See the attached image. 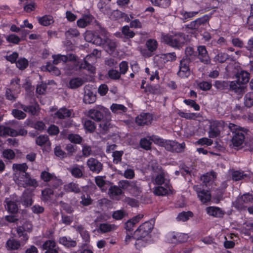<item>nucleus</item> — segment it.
I'll return each instance as SVG.
<instances>
[{
  "label": "nucleus",
  "mask_w": 253,
  "mask_h": 253,
  "mask_svg": "<svg viewBox=\"0 0 253 253\" xmlns=\"http://www.w3.org/2000/svg\"><path fill=\"white\" fill-rule=\"evenodd\" d=\"M187 38L188 35L182 32H178L172 35L162 34L161 42L171 47L180 49L186 42Z\"/></svg>",
  "instance_id": "f257e3e1"
},
{
  "label": "nucleus",
  "mask_w": 253,
  "mask_h": 253,
  "mask_svg": "<svg viewBox=\"0 0 253 253\" xmlns=\"http://www.w3.org/2000/svg\"><path fill=\"white\" fill-rule=\"evenodd\" d=\"M155 220L151 219L142 224L134 232V239H136L137 242L135 245L137 249H139L141 246H144L145 242L142 240L147 236L152 231L154 228Z\"/></svg>",
  "instance_id": "f03ea898"
},
{
  "label": "nucleus",
  "mask_w": 253,
  "mask_h": 253,
  "mask_svg": "<svg viewBox=\"0 0 253 253\" xmlns=\"http://www.w3.org/2000/svg\"><path fill=\"white\" fill-rule=\"evenodd\" d=\"M214 86L217 90L225 93L233 92L238 94H243V88L235 81L217 80Z\"/></svg>",
  "instance_id": "7ed1b4c3"
},
{
  "label": "nucleus",
  "mask_w": 253,
  "mask_h": 253,
  "mask_svg": "<svg viewBox=\"0 0 253 253\" xmlns=\"http://www.w3.org/2000/svg\"><path fill=\"white\" fill-rule=\"evenodd\" d=\"M173 193L170 180L165 178V174L161 168H159V196H169Z\"/></svg>",
  "instance_id": "20e7f679"
},
{
  "label": "nucleus",
  "mask_w": 253,
  "mask_h": 253,
  "mask_svg": "<svg viewBox=\"0 0 253 253\" xmlns=\"http://www.w3.org/2000/svg\"><path fill=\"white\" fill-rule=\"evenodd\" d=\"M13 180L18 186L24 188L27 187L36 188L38 186V183L36 179L32 177L28 172L22 175L20 174L17 177H13Z\"/></svg>",
  "instance_id": "39448f33"
},
{
  "label": "nucleus",
  "mask_w": 253,
  "mask_h": 253,
  "mask_svg": "<svg viewBox=\"0 0 253 253\" xmlns=\"http://www.w3.org/2000/svg\"><path fill=\"white\" fill-rule=\"evenodd\" d=\"M110 113L108 109L103 106H98L89 110L87 116L93 120L101 122L104 118L109 117Z\"/></svg>",
  "instance_id": "423d86ee"
},
{
  "label": "nucleus",
  "mask_w": 253,
  "mask_h": 253,
  "mask_svg": "<svg viewBox=\"0 0 253 253\" xmlns=\"http://www.w3.org/2000/svg\"><path fill=\"white\" fill-rule=\"evenodd\" d=\"M19 201L15 197L6 198L3 202L5 210L10 213L15 214L17 213L19 211L18 205Z\"/></svg>",
  "instance_id": "0eeeda50"
},
{
  "label": "nucleus",
  "mask_w": 253,
  "mask_h": 253,
  "mask_svg": "<svg viewBox=\"0 0 253 253\" xmlns=\"http://www.w3.org/2000/svg\"><path fill=\"white\" fill-rule=\"evenodd\" d=\"M188 236L186 234L175 232H171L167 235V241L171 244H178L187 241Z\"/></svg>",
  "instance_id": "6e6552de"
},
{
  "label": "nucleus",
  "mask_w": 253,
  "mask_h": 253,
  "mask_svg": "<svg viewBox=\"0 0 253 253\" xmlns=\"http://www.w3.org/2000/svg\"><path fill=\"white\" fill-rule=\"evenodd\" d=\"M209 130L208 132L210 138H215L220 134V128L222 126L223 122L218 120H210Z\"/></svg>",
  "instance_id": "1a4fd4ad"
},
{
  "label": "nucleus",
  "mask_w": 253,
  "mask_h": 253,
  "mask_svg": "<svg viewBox=\"0 0 253 253\" xmlns=\"http://www.w3.org/2000/svg\"><path fill=\"white\" fill-rule=\"evenodd\" d=\"M86 166L89 171L93 173L98 174L103 169V164L94 158H90L86 161Z\"/></svg>",
  "instance_id": "9d476101"
},
{
  "label": "nucleus",
  "mask_w": 253,
  "mask_h": 253,
  "mask_svg": "<svg viewBox=\"0 0 253 253\" xmlns=\"http://www.w3.org/2000/svg\"><path fill=\"white\" fill-rule=\"evenodd\" d=\"M246 132L241 129L236 128L235 131L232 132V143L234 147H239L241 146L245 139Z\"/></svg>",
  "instance_id": "9b49d317"
},
{
  "label": "nucleus",
  "mask_w": 253,
  "mask_h": 253,
  "mask_svg": "<svg viewBox=\"0 0 253 253\" xmlns=\"http://www.w3.org/2000/svg\"><path fill=\"white\" fill-rule=\"evenodd\" d=\"M189 61L187 59L183 58L180 62L179 66V71L177 75L181 78H188L190 75V71L189 68Z\"/></svg>",
  "instance_id": "f8f14e48"
},
{
  "label": "nucleus",
  "mask_w": 253,
  "mask_h": 253,
  "mask_svg": "<svg viewBox=\"0 0 253 253\" xmlns=\"http://www.w3.org/2000/svg\"><path fill=\"white\" fill-rule=\"evenodd\" d=\"M194 189L197 192L198 198L203 203H206L211 199V194L209 191L202 189L201 186H194Z\"/></svg>",
  "instance_id": "ddd939ff"
},
{
  "label": "nucleus",
  "mask_w": 253,
  "mask_h": 253,
  "mask_svg": "<svg viewBox=\"0 0 253 253\" xmlns=\"http://www.w3.org/2000/svg\"><path fill=\"white\" fill-rule=\"evenodd\" d=\"M237 80L234 81L243 88V93L244 92V86L243 85L249 82L250 78V74L245 71H241L236 75Z\"/></svg>",
  "instance_id": "4468645a"
},
{
  "label": "nucleus",
  "mask_w": 253,
  "mask_h": 253,
  "mask_svg": "<svg viewBox=\"0 0 253 253\" xmlns=\"http://www.w3.org/2000/svg\"><path fill=\"white\" fill-rule=\"evenodd\" d=\"M41 248L45 251V253H58V248L54 239H49L45 241Z\"/></svg>",
  "instance_id": "2eb2a0df"
},
{
  "label": "nucleus",
  "mask_w": 253,
  "mask_h": 253,
  "mask_svg": "<svg viewBox=\"0 0 253 253\" xmlns=\"http://www.w3.org/2000/svg\"><path fill=\"white\" fill-rule=\"evenodd\" d=\"M152 119V116L150 114L143 113L136 118L135 121L139 126L148 125L151 123Z\"/></svg>",
  "instance_id": "dca6fc26"
},
{
  "label": "nucleus",
  "mask_w": 253,
  "mask_h": 253,
  "mask_svg": "<svg viewBox=\"0 0 253 253\" xmlns=\"http://www.w3.org/2000/svg\"><path fill=\"white\" fill-rule=\"evenodd\" d=\"M108 194L110 197L115 200H119L120 196L123 194L121 188L117 186H113L112 184L108 188Z\"/></svg>",
  "instance_id": "f3484780"
},
{
  "label": "nucleus",
  "mask_w": 253,
  "mask_h": 253,
  "mask_svg": "<svg viewBox=\"0 0 253 253\" xmlns=\"http://www.w3.org/2000/svg\"><path fill=\"white\" fill-rule=\"evenodd\" d=\"M198 51V58L204 64H208L210 63V58L208 51L205 45H199L197 47Z\"/></svg>",
  "instance_id": "a211bd4d"
},
{
  "label": "nucleus",
  "mask_w": 253,
  "mask_h": 253,
  "mask_svg": "<svg viewBox=\"0 0 253 253\" xmlns=\"http://www.w3.org/2000/svg\"><path fill=\"white\" fill-rule=\"evenodd\" d=\"M95 182L101 191L105 192L110 186L112 183L109 181L105 180L103 176H97L94 179Z\"/></svg>",
  "instance_id": "6ab92c4d"
},
{
  "label": "nucleus",
  "mask_w": 253,
  "mask_h": 253,
  "mask_svg": "<svg viewBox=\"0 0 253 253\" xmlns=\"http://www.w3.org/2000/svg\"><path fill=\"white\" fill-rule=\"evenodd\" d=\"M176 59L175 52L159 54V68L162 67L160 64H165L169 61H173Z\"/></svg>",
  "instance_id": "aec40b11"
},
{
  "label": "nucleus",
  "mask_w": 253,
  "mask_h": 253,
  "mask_svg": "<svg viewBox=\"0 0 253 253\" xmlns=\"http://www.w3.org/2000/svg\"><path fill=\"white\" fill-rule=\"evenodd\" d=\"M206 211L209 215L215 217H222L224 214L221 209L217 207H208L206 208Z\"/></svg>",
  "instance_id": "412c9836"
},
{
  "label": "nucleus",
  "mask_w": 253,
  "mask_h": 253,
  "mask_svg": "<svg viewBox=\"0 0 253 253\" xmlns=\"http://www.w3.org/2000/svg\"><path fill=\"white\" fill-rule=\"evenodd\" d=\"M12 168L15 170L13 177H17L20 174L22 175L27 172L28 167L26 163L14 164L12 165Z\"/></svg>",
  "instance_id": "4be33fe9"
},
{
  "label": "nucleus",
  "mask_w": 253,
  "mask_h": 253,
  "mask_svg": "<svg viewBox=\"0 0 253 253\" xmlns=\"http://www.w3.org/2000/svg\"><path fill=\"white\" fill-rule=\"evenodd\" d=\"M59 243L66 248H74L77 246L76 241L69 237L63 236L59 238Z\"/></svg>",
  "instance_id": "5701e85b"
},
{
  "label": "nucleus",
  "mask_w": 253,
  "mask_h": 253,
  "mask_svg": "<svg viewBox=\"0 0 253 253\" xmlns=\"http://www.w3.org/2000/svg\"><path fill=\"white\" fill-rule=\"evenodd\" d=\"M19 107L23 110L24 111L28 112L32 115H36L38 111L39 110V105L37 104H34L30 105H25L18 103Z\"/></svg>",
  "instance_id": "b1692460"
},
{
  "label": "nucleus",
  "mask_w": 253,
  "mask_h": 253,
  "mask_svg": "<svg viewBox=\"0 0 253 253\" xmlns=\"http://www.w3.org/2000/svg\"><path fill=\"white\" fill-rule=\"evenodd\" d=\"M109 117L104 118L99 124L100 131L102 134H106L109 129L111 127V125L110 122V119Z\"/></svg>",
  "instance_id": "393cba45"
},
{
  "label": "nucleus",
  "mask_w": 253,
  "mask_h": 253,
  "mask_svg": "<svg viewBox=\"0 0 253 253\" xmlns=\"http://www.w3.org/2000/svg\"><path fill=\"white\" fill-rule=\"evenodd\" d=\"M216 177V172L212 170L210 172H208L205 174H203L201 177V179L204 184L207 186L211 181L213 180Z\"/></svg>",
  "instance_id": "a878e982"
},
{
  "label": "nucleus",
  "mask_w": 253,
  "mask_h": 253,
  "mask_svg": "<svg viewBox=\"0 0 253 253\" xmlns=\"http://www.w3.org/2000/svg\"><path fill=\"white\" fill-rule=\"evenodd\" d=\"M93 19V17L91 15H84L77 21V25L80 28H84L89 25L92 22Z\"/></svg>",
  "instance_id": "bb28decb"
},
{
  "label": "nucleus",
  "mask_w": 253,
  "mask_h": 253,
  "mask_svg": "<svg viewBox=\"0 0 253 253\" xmlns=\"http://www.w3.org/2000/svg\"><path fill=\"white\" fill-rule=\"evenodd\" d=\"M76 231L79 233L82 237L83 239L85 242H89L90 241V235L87 231H86L84 227L82 225H79L74 227Z\"/></svg>",
  "instance_id": "cd10ccee"
},
{
  "label": "nucleus",
  "mask_w": 253,
  "mask_h": 253,
  "mask_svg": "<svg viewBox=\"0 0 253 253\" xmlns=\"http://www.w3.org/2000/svg\"><path fill=\"white\" fill-rule=\"evenodd\" d=\"M0 133L2 136H10L14 137L17 136V131L9 127L0 126Z\"/></svg>",
  "instance_id": "c85d7f7f"
},
{
  "label": "nucleus",
  "mask_w": 253,
  "mask_h": 253,
  "mask_svg": "<svg viewBox=\"0 0 253 253\" xmlns=\"http://www.w3.org/2000/svg\"><path fill=\"white\" fill-rule=\"evenodd\" d=\"M20 247V242L13 238L8 239L5 244V247L9 251L18 250Z\"/></svg>",
  "instance_id": "c756f323"
},
{
  "label": "nucleus",
  "mask_w": 253,
  "mask_h": 253,
  "mask_svg": "<svg viewBox=\"0 0 253 253\" xmlns=\"http://www.w3.org/2000/svg\"><path fill=\"white\" fill-rule=\"evenodd\" d=\"M72 111L66 108L63 107L59 109L55 114V115L60 119H64L71 116Z\"/></svg>",
  "instance_id": "7c9ffc66"
},
{
  "label": "nucleus",
  "mask_w": 253,
  "mask_h": 253,
  "mask_svg": "<svg viewBox=\"0 0 253 253\" xmlns=\"http://www.w3.org/2000/svg\"><path fill=\"white\" fill-rule=\"evenodd\" d=\"M194 214L191 211H182L179 213L176 217V220L178 221L185 222L193 217Z\"/></svg>",
  "instance_id": "2f4dec72"
},
{
  "label": "nucleus",
  "mask_w": 253,
  "mask_h": 253,
  "mask_svg": "<svg viewBox=\"0 0 253 253\" xmlns=\"http://www.w3.org/2000/svg\"><path fill=\"white\" fill-rule=\"evenodd\" d=\"M20 202L25 207L31 206L33 202L31 195L27 193L22 194L20 198Z\"/></svg>",
  "instance_id": "473e14b6"
},
{
  "label": "nucleus",
  "mask_w": 253,
  "mask_h": 253,
  "mask_svg": "<svg viewBox=\"0 0 253 253\" xmlns=\"http://www.w3.org/2000/svg\"><path fill=\"white\" fill-rule=\"evenodd\" d=\"M121 186L123 189L128 188V187H131V190L134 192H135L136 194L140 192V189L139 187L136 185V184L133 182L130 183L128 181H122L120 182Z\"/></svg>",
  "instance_id": "72a5a7b5"
},
{
  "label": "nucleus",
  "mask_w": 253,
  "mask_h": 253,
  "mask_svg": "<svg viewBox=\"0 0 253 253\" xmlns=\"http://www.w3.org/2000/svg\"><path fill=\"white\" fill-rule=\"evenodd\" d=\"M96 95L89 90L85 91L84 102L86 104H91L96 101Z\"/></svg>",
  "instance_id": "f704fd0d"
},
{
  "label": "nucleus",
  "mask_w": 253,
  "mask_h": 253,
  "mask_svg": "<svg viewBox=\"0 0 253 253\" xmlns=\"http://www.w3.org/2000/svg\"><path fill=\"white\" fill-rule=\"evenodd\" d=\"M68 170L71 172L72 176L77 178H80L83 176V170L77 165L68 168Z\"/></svg>",
  "instance_id": "c9c22d12"
},
{
  "label": "nucleus",
  "mask_w": 253,
  "mask_h": 253,
  "mask_svg": "<svg viewBox=\"0 0 253 253\" xmlns=\"http://www.w3.org/2000/svg\"><path fill=\"white\" fill-rule=\"evenodd\" d=\"M64 190L67 192H74L79 193L81 190L78 184L74 182H71L64 185Z\"/></svg>",
  "instance_id": "e433bc0d"
},
{
  "label": "nucleus",
  "mask_w": 253,
  "mask_h": 253,
  "mask_svg": "<svg viewBox=\"0 0 253 253\" xmlns=\"http://www.w3.org/2000/svg\"><path fill=\"white\" fill-rule=\"evenodd\" d=\"M84 83V80L82 78H75L70 81L69 87L72 89H75L82 86Z\"/></svg>",
  "instance_id": "4c0bfd02"
},
{
  "label": "nucleus",
  "mask_w": 253,
  "mask_h": 253,
  "mask_svg": "<svg viewBox=\"0 0 253 253\" xmlns=\"http://www.w3.org/2000/svg\"><path fill=\"white\" fill-rule=\"evenodd\" d=\"M229 59V55L228 54L222 52H218L217 54L213 58V61L218 63H223Z\"/></svg>",
  "instance_id": "58836bf2"
},
{
  "label": "nucleus",
  "mask_w": 253,
  "mask_h": 253,
  "mask_svg": "<svg viewBox=\"0 0 253 253\" xmlns=\"http://www.w3.org/2000/svg\"><path fill=\"white\" fill-rule=\"evenodd\" d=\"M36 143L40 146L50 145L48 137L46 135H40L36 138Z\"/></svg>",
  "instance_id": "ea45409f"
},
{
  "label": "nucleus",
  "mask_w": 253,
  "mask_h": 253,
  "mask_svg": "<svg viewBox=\"0 0 253 253\" xmlns=\"http://www.w3.org/2000/svg\"><path fill=\"white\" fill-rule=\"evenodd\" d=\"M84 126L85 130L89 133H93L96 129L94 122L89 119L84 120Z\"/></svg>",
  "instance_id": "a19ab883"
},
{
  "label": "nucleus",
  "mask_w": 253,
  "mask_h": 253,
  "mask_svg": "<svg viewBox=\"0 0 253 253\" xmlns=\"http://www.w3.org/2000/svg\"><path fill=\"white\" fill-rule=\"evenodd\" d=\"M173 144L174 141L164 140L159 137V146L165 147L168 151L172 152Z\"/></svg>",
  "instance_id": "79ce46f5"
},
{
  "label": "nucleus",
  "mask_w": 253,
  "mask_h": 253,
  "mask_svg": "<svg viewBox=\"0 0 253 253\" xmlns=\"http://www.w3.org/2000/svg\"><path fill=\"white\" fill-rule=\"evenodd\" d=\"M240 197L233 203V207L239 211H246L247 207Z\"/></svg>",
  "instance_id": "37998d69"
},
{
  "label": "nucleus",
  "mask_w": 253,
  "mask_h": 253,
  "mask_svg": "<svg viewBox=\"0 0 253 253\" xmlns=\"http://www.w3.org/2000/svg\"><path fill=\"white\" fill-rule=\"evenodd\" d=\"M42 200L44 202H47L51 200L52 196L53 195V190L51 188H47L42 191Z\"/></svg>",
  "instance_id": "c03bdc74"
},
{
  "label": "nucleus",
  "mask_w": 253,
  "mask_h": 253,
  "mask_svg": "<svg viewBox=\"0 0 253 253\" xmlns=\"http://www.w3.org/2000/svg\"><path fill=\"white\" fill-rule=\"evenodd\" d=\"M90 57V56H86L84 62L81 63L80 68L86 69L90 73H94L95 71V68L87 61V60H88Z\"/></svg>",
  "instance_id": "a18cd8bd"
},
{
  "label": "nucleus",
  "mask_w": 253,
  "mask_h": 253,
  "mask_svg": "<svg viewBox=\"0 0 253 253\" xmlns=\"http://www.w3.org/2000/svg\"><path fill=\"white\" fill-rule=\"evenodd\" d=\"M39 22L42 25L47 26L54 22L53 18L51 15H44L39 18Z\"/></svg>",
  "instance_id": "49530a36"
},
{
  "label": "nucleus",
  "mask_w": 253,
  "mask_h": 253,
  "mask_svg": "<svg viewBox=\"0 0 253 253\" xmlns=\"http://www.w3.org/2000/svg\"><path fill=\"white\" fill-rule=\"evenodd\" d=\"M105 43H106L108 46L107 52L109 53V54H112L115 50L117 46V42L108 38H105Z\"/></svg>",
  "instance_id": "de8ad7c7"
},
{
  "label": "nucleus",
  "mask_w": 253,
  "mask_h": 253,
  "mask_svg": "<svg viewBox=\"0 0 253 253\" xmlns=\"http://www.w3.org/2000/svg\"><path fill=\"white\" fill-rule=\"evenodd\" d=\"M141 218L140 215L136 216L131 220H128L125 223V228L127 231H131L133 229L134 225L137 223Z\"/></svg>",
  "instance_id": "09e8293b"
},
{
  "label": "nucleus",
  "mask_w": 253,
  "mask_h": 253,
  "mask_svg": "<svg viewBox=\"0 0 253 253\" xmlns=\"http://www.w3.org/2000/svg\"><path fill=\"white\" fill-rule=\"evenodd\" d=\"M198 13V11H182L180 12V15L182 16V19L184 22H186L195 17Z\"/></svg>",
  "instance_id": "8fccbe9b"
},
{
  "label": "nucleus",
  "mask_w": 253,
  "mask_h": 253,
  "mask_svg": "<svg viewBox=\"0 0 253 253\" xmlns=\"http://www.w3.org/2000/svg\"><path fill=\"white\" fill-rule=\"evenodd\" d=\"M244 104L248 108H251L253 106V92H249L245 95Z\"/></svg>",
  "instance_id": "3c124183"
},
{
  "label": "nucleus",
  "mask_w": 253,
  "mask_h": 253,
  "mask_svg": "<svg viewBox=\"0 0 253 253\" xmlns=\"http://www.w3.org/2000/svg\"><path fill=\"white\" fill-rule=\"evenodd\" d=\"M111 110L113 112L119 113L121 112H126L127 109L123 105L113 104L111 106Z\"/></svg>",
  "instance_id": "603ef678"
},
{
  "label": "nucleus",
  "mask_w": 253,
  "mask_h": 253,
  "mask_svg": "<svg viewBox=\"0 0 253 253\" xmlns=\"http://www.w3.org/2000/svg\"><path fill=\"white\" fill-rule=\"evenodd\" d=\"M146 45L149 51L153 52L157 48V41L155 40L149 39L146 42Z\"/></svg>",
  "instance_id": "864d4df0"
},
{
  "label": "nucleus",
  "mask_w": 253,
  "mask_h": 253,
  "mask_svg": "<svg viewBox=\"0 0 253 253\" xmlns=\"http://www.w3.org/2000/svg\"><path fill=\"white\" fill-rule=\"evenodd\" d=\"M81 199L80 204L84 206H88L92 203V200L89 195H85L83 194L81 196Z\"/></svg>",
  "instance_id": "5fc2aeb1"
},
{
  "label": "nucleus",
  "mask_w": 253,
  "mask_h": 253,
  "mask_svg": "<svg viewBox=\"0 0 253 253\" xmlns=\"http://www.w3.org/2000/svg\"><path fill=\"white\" fill-rule=\"evenodd\" d=\"M185 144L184 142L182 143H179L177 142L174 141V144H173L172 147V152L180 153L184 151Z\"/></svg>",
  "instance_id": "6e6d98bb"
},
{
  "label": "nucleus",
  "mask_w": 253,
  "mask_h": 253,
  "mask_svg": "<svg viewBox=\"0 0 253 253\" xmlns=\"http://www.w3.org/2000/svg\"><path fill=\"white\" fill-rule=\"evenodd\" d=\"M116 226L115 225H111L107 223H102L99 226V229L103 233L110 232L115 229Z\"/></svg>",
  "instance_id": "4d7b16f0"
},
{
  "label": "nucleus",
  "mask_w": 253,
  "mask_h": 253,
  "mask_svg": "<svg viewBox=\"0 0 253 253\" xmlns=\"http://www.w3.org/2000/svg\"><path fill=\"white\" fill-rule=\"evenodd\" d=\"M196 144L201 146L206 145L207 146H211L213 143L212 140L207 137H203L198 139L196 141Z\"/></svg>",
  "instance_id": "13d9d810"
},
{
  "label": "nucleus",
  "mask_w": 253,
  "mask_h": 253,
  "mask_svg": "<svg viewBox=\"0 0 253 253\" xmlns=\"http://www.w3.org/2000/svg\"><path fill=\"white\" fill-rule=\"evenodd\" d=\"M183 102L186 105L193 108L195 111H199L200 110V105L197 103L195 100L192 99H184Z\"/></svg>",
  "instance_id": "bf43d9fd"
},
{
  "label": "nucleus",
  "mask_w": 253,
  "mask_h": 253,
  "mask_svg": "<svg viewBox=\"0 0 253 253\" xmlns=\"http://www.w3.org/2000/svg\"><path fill=\"white\" fill-rule=\"evenodd\" d=\"M122 32L126 38H132L135 35V33L129 29L128 26H124L122 28Z\"/></svg>",
  "instance_id": "052dcab7"
},
{
  "label": "nucleus",
  "mask_w": 253,
  "mask_h": 253,
  "mask_svg": "<svg viewBox=\"0 0 253 253\" xmlns=\"http://www.w3.org/2000/svg\"><path fill=\"white\" fill-rule=\"evenodd\" d=\"M52 58L53 59V64L55 65L58 64L61 61L63 62H67V57H65V55L61 54L53 55H52Z\"/></svg>",
  "instance_id": "680f3d73"
},
{
  "label": "nucleus",
  "mask_w": 253,
  "mask_h": 253,
  "mask_svg": "<svg viewBox=\"0 0 253 253\" xmlns=\"http://www.w3.org/2000/svg\"><path fill=\"white\" fill-rule=\"evenodd\" d=\"M126 215V212L124 210H118L115 211L112 214L113 217L116 220L122 219L123 217Z\"/></svg>",
  "instance_id": "e2e57ef3"
},
{
  "label": "nucleus",
  "mask_w": 253,
  "mask_h": 253,
  "mask_svg": "<svg viewBox=\"0 0 253 253\" xmlns=\"http://www.w3.org/2000/svg\"><path fill=\"white\" fill-rule=\"evenodd\" d=\"M232 176L234 180L239 181L243 179L244 177H246L247 174H244L243 171L236 170L233 172Z\"/></svg>",
  "instance_id": "0e129e2a"
},
{
  "label": "nucleus",
  "mask_w": 253,
  "mask_h": 253,
  "mask_svg": "<svg viewBox=\"0 0 253 253\" xmlns=\"http://www.w3.org/2000/svg\"><path fill=\"white\" fill-rule=\"evenodd\" d=\"M54 175L46 171H43L41 174V178L42 180L45 182H50Z\"/></svg>",
  "instance_id": "69168bd1"
},
{
  "label": "nucleus",
  "mask_w": 253,
  "mask_h": 253,
  "mask_svg": "<svg viewBox=\"0 0 253 253\" xmlns=\"http://www.w3.org/2000/svg\"><path fill=\"white\" fill-rule=\"evenodd\" d=\"M12 114L15 118L18 120L23 119L26 117V113L18 109H13L12 111Z\"/></svg>",
  "instance_id": "338daca9"
},
{
  "label": "nucleus",
  "mask_w": 253,
  "mask_h": 253,
  "mask_svg": "<svg viewBox=\"0 0 253 253\" xmlns=\"http://www.w3.org/2000/svg\"><path fill=\"white\" fill-rule=\"evenodd\" d=\"M246 49L250 51V58L253 60V37H251L248 41Z\"/></svg>",
  "instance_id": "774afa93"
}]
</instances>
